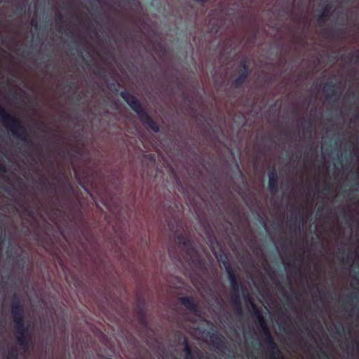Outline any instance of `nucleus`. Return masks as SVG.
<instances>
[{"label": "nucleus", "instance_id": "obj_1", "mask_svg": "<svg viewBox=\"0 0 359 359\" xmlns=\"http://www.w3.org/2000/svg\"><path fill=\"white\" fill-rule=\"evenodd\" d=\"M11 312L17 330L16 337L18 341L25 352L28 348L29 339L25 335L26 330L24 327L22 310L18 302L13 303Z\"/></svg>", "mask_w": 359, "mask_h": 359}, {"label": "nucleus", "instance_id": "obj_2", "mask_svg": "<svg viewBox=\"0 0 359 359\" xmlns=\"http://www.w3.org/2000/svg\"><path fill=\"white\" fill-rule=\"evenodd\" d=\"M223 265L226 271L228 278L230 281L231 289L233 292V295L231 297V303L236 312L238 314L242 313V306L241 303V298L239 294V285L237 281L236 275L228 261H222Z\"/></svg>", "mask_w": 359, "mask_h": 359}, {"label": "nucleus", "instance_id": "obj_3", "mask_svg": "<svg viewBox=\"0 0 359 359\" xmlns=\"http://www.w3.org/2000/svg\"><path fill=\"white\" fill-rule=\"evenodd\" d=\"M0 116L1 118L3 125L14 135L18 137H22L25 136V130L21 126L18 119L8 114L1 105Z\"/></svg>", "mask_w": 359, "mask_h": 359}, {"label": "nucleus", "instance_id": "obj_4", "mask_svg": "<svg viewBox=\"0 0 359 359\" xmlns=\"http://www.w3.org/2000/svg\"><path fill=\"white\" fill-rule=\"evenodd\" d=\"M121 96L137 114H141V112L144 111L136 97L128 92H122Z\"/></svg>", "mask_w": 359, "mask_h": 359}, {"label": "nucleus", "instance_id": "obj_5", "mask_svg": "<svg viewBox=\"0 0 359 359\" xmlns=\"http://www.w3.org/2000/svg\"><path fill=\"white\" fill-rule=\"evenodd\" d=\"M184 351H185V359H208L207 355H205L203 353L199 351L192 352L187 339H184Z\"/></svg>", "mask_w": 359, "mask_h": 359}, {"label": "nucleus", "instance_id": "obj_6", "mask_svg": "<svg viewBox=\"0 0 359 359\" xmlns=\"http://www.w3.org/2000/svg\"><path fill=\"white\" fill-rule=\"evenodd\" d=\"M244 300L246 303H248L252 311L255 312V316H257L258 323H262V321L265 320L264 318V316H262V313L259 311V310L257 309L256 304L253 302L252 298L248 292L247 294L243 295Z\"/></svg>", "mask_w": 359, "mask_h": 359}, {"label": "nucleus", "instance_id": "obj_7", "mask_svg": "<svg viewBox=\"0 0 359 359\" xmlns=\"http://www.w3.org/2000/svg\"><path fill=\"white\" fill-rule=\"evenodd\" d=\"M141 121L143 123L146 124L149 128L152 130L154 132L157 133L159 130L158 126L156 123L151 118V117L147 115L146 112L142 111L141 114H138Z\"/></svg>", "mask_w": 359, "mask_h": 359}, {"label": "nucleus", "instance_id": "obj_8", "mask_svg": "<svg viewBox=\"0 0 359 359\" xmlns=\"http://www.w3.org/2000/svg\"><path fill=\"white\" fill-rule=\"evenodd\" d=\"M210 341L213 346L219 349L224 346V337L222 335L212 334L210 336Z\"/></svg>", "mask_w": 359, "mask_h": 359}, {"label": "nucleus", "instance_id": "obj_9", "mask_svg": "<svg viewBox=\"0 0 359 359\" xmlns=\"http://www.w3.org/2000/svg\"><path fill=\"white\" fill-rule=\"evenodd\" d=\"M179 300L190 311L194 313L196 311V305L195 304L193 298L181 297L179 299Z\"/></svg>", "mask_w": 359, "mask_h": 359}, {"label": "nucleus", "instance_id": "obj_10", "mask_svg": "<svg viewBox=\"0 0 359 359\" xmlns=\"http://www.w3.org/2000/svg\"><path fill=\"white\" fill-rule=\"evenodd\" d=\"M259 325H260V327L262 328V331H263V333L266 336L269 343V345L272 347V348H274L276 346V344L274 343V341H273V339H272V337L270 334V332L269 330V328L267 327V325L265 322V320L262 321V323H259Z\"/></svg>", "mask_w": 359, "mask_h": 359}, {"label": "nucleus", "instance_id": "obj_11", "mask_svg": "<svg viewBox=\"0 0 359 359\" xmlns=\"http://www.w3.org/2000/svg\"><path fill=\"white\" fill-rule=\"evenodd\" d=\"M259 325H260V327L262 328V331H263V333L266 336L269 343V345L272 347V348H274L276 346V344L274 343V341H273V339H272V337L270 334V332L269 330V328L267 327V325L265 322V320L262 321V323H259Z\"/></svg>", "mask_w": 359, "mask_h": 359}, {"label": "nucleus", "instance_id": "obj_12", "mask_svg": "<svg viewBox=\"0 0 359 359\" xmlns=\"http://www.w3.org/2000/svg\"><path fill=\"white\" fill-rule=\"evenodd\" d=\"M259 325H260V327L262 328V331H263V333L266 336L269 343V345L272 347V348H274L276 346V344L274 343V341H273V339H272V337L270 334V332L269 330V328L267 327V325L265 322V320L262 321V323H259Z\"/></svg>", "mask_w": 359, "mask_h": 359}, {"label": "nucleus", "instance_id": "obj_13", "mask_svg": "<svg viewBox=\"0 0 359 359\" xmlns=\"http://www.w3.org/2000/svg\"><path fill=\"white\" fill-rule=\"evenodd\" d=\"M269 186L271 192L276 191L277 187V175L275 170H271L269 174Z\"/></svg>", "mask_w": 359, "mask_h": 359}, {"label": "nucleus", "instance_id": "obj_14", "mask_svg": "<svg viewBox=\"0 0 359 359\" xmlns=\"http://www.w3.org/2000/svg\"><path fill=\"white\" fill-rule=\"evenodd\" d=\"M177 240L180 245L187 248V250L192 254L196 253L195 250L194 248H189V240L187 239L183 236H178Z\"/></svg>", "mask_w": 359, "mask_h": 359}, {"label": "nucleus", "instance_id": "obj_15", "mask_svg": "<svg viewBox=\"0 0 359 359\" xmlns=\"http://www.w3.org/2000/svg\"><path fill=\"white\" fill-rule=\"evenodd\" d=\"M17 350L13 346L8 347V359H18Z\"/></svg>", "mask_w": 359, "mask_h": 359}, {"label": "nucleus", "instance_id": "obj_16", "mask_svg": "<svg viewBox=\"0 0 359 359\" xmlns=\"http://www.w3.org/2000/svg\"><path fill=\"white\" fill-rule=\"evenodd\" d=\"M331 7L329 6H327L323 11L321 15H320L318 18V21L323 20V18H325L330 11Z\"/></svg>", "mask_w": 359, "mask_h": 359}, {"label": "nucleus", "instance_id": "obj_17", "mask_svg": "<svg viewBox=\"0 0 359 359\" xmlns=\"http://www.w3.org/2000/svg\"><path fill=\"white\" fill-rule=\"evenodd\" d=\"M246 77H247V74H243L240 77H238L235 81L236 86H238L239 84H241L245 79Z\"/></svg>", "mask_w": 359, "mask_h": 359}, {"label": "nucleus", "instance_id": "obj_18", "mask_svg": "<svg viewBox=\"0 0 359 359\" xmlns=\"http://www.w3.org/2000/svg\"><path fill=\"white\" fill-rule=\"evenodd\" d=\"M327 85H325V86H324V90H326V88H327Z\"/></svg>", "mask_w": 359, "mask_h": 359}, {"label": "nucleus", "instance_id": "obj_19", "mask_svg": "<svg viewBox=\"0 0 359 359\" xmlns=\"http://www.w3.org/2000/svg\"><path fill=\"white\" fill-rule=\"evenodd\" d=\"M215 257L219 259L216 253H215Z\"/></svg>", "mask_w": 359, "mask_h": 359}]
</instances>
